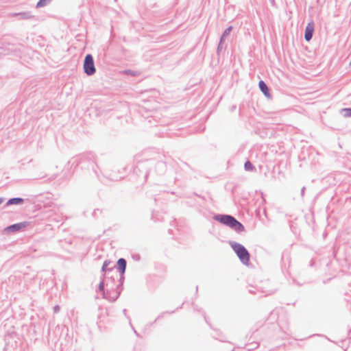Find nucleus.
Listing matches in <instances>:
<instances>
[{
	"label": "nucleus",
	"mask_w": 351,
	"mask_h": 351,
	"mask_svg": "<svg viewBox=\"0 0 351 351\" xmlns=\"http://www.w3.org/2000/svg\"><path fill=\"white\" fill-rule=\"evenodd\" d=\"M350 64L351 65V60H350Z\"/></svg>",
	"instance_id": "nucleus-26"
},
{
	"label": "nucleus",
	"mask_w": 351,
	"mask_h": 351,
	"mask_svg": "<svg viewBox=\"0 0 351 351\" xmlns=\"http://www.w3.org/2000/svg\"><path fill=\"white\" fill-rule=\"evenodd\" d=\"M305 186H303L301 189V196L302 197H303L304 196V193H305Z\"/></svg>",
	"instance_id": "nucleus-21"
},
{
	"label": "nucleus",
	"mask_w": 351,
	"mask_h": 351,
	"mask_svg": "<svg viewBox=\"0 0 351 351\" xmlns=\"http://www.w3.org/2000/svg\"><path fill=\"white\" fill-rule=\"evenodd\" d=\"M123 313L125 315L126 314V309H124L123 310Z\"/></svg>",
	"instance_id": "nucleus-25"
},
{
	"label": "nucleus",
	"mask_w": 351,
	"mask_h": 351,
	"mask_svg": "<svg viewBox=\"0 0 351 351\" xmlns=\"http://www.w3.org/2000/svg\"><path fill=\"white\" fill-rule=\"evenodd\" d=\"M111 261L110 260H106L104 263H103V265L101 267V272L102 273V275L104 274V276L106 275V274H109L110 272L112 271L114 267H108V265L110 264H111Z\"/></svg>",
	"instance_id": "nucleus-10"
},
{
	"label": "nucleus",
	"mask_w": 351,
	"mask_h": 351,
	"mask_svg": "<svg viewBox=\"0 0 351 351\" xmlns=\"http://www.w3.org/2000/svg\"><path fill=\"white\" fill-rule=\"evenodd\" d=\"M52 0H39L36 4V8H40L49 4Z\"/></svg>",
	"instance_id": "nucleus-12"
},
{
	"label": "nucleus",
	"mask_w": 351,
	"mask_h": 351,
	"mask_svg": "<svg viewBox=\"0 0 351 351\" xmlns=\"http://www.w3.org/2000/svg\"><path fill=\"white\" fill-rule=\"evenodd\" d=\"M213 219L230 227L238 233L245 230L244 226L232 215L217 214L214 215Z\"/></svg>",
	"instance_id": "nucleus-2"
},
{
	"label": "nucleus",
	"mask_w": 351,
	"mask_h": 351,
	"mask_svg": "<svg viewBox=\"0 0 351 351\" xmlns=\"http://www.w3.org/2000/svg\"><path fill=\"white\" fill-rule=\"evenodd\" d=\"M105 285V278L104 274H103L101 276V281L98 287L99 291L101 293L103 298L106 299L110 302L116 301L121 295L123 289V287H121L119 283L115 289H114L113 287H110L106 291L104 289Z\"/></svg>",
	"instance_id": "nucleus-1"
},
{
	"label": "nucleus",
	"mask_w": 351,
	"mask_h": 351,
	"mask_svg": "<svg viewBox=\"0 0 351 351\" xmlns=\"http://www.w3.org/2000/svg\"><path fill=\"white\" fill-rule=\"evenodd\" d=\"M244 168L245 171H250L255 169L254 166L250 162V161L247 160L244 164Z\"/></svg>",
	"instance_id": "nucleus-13"
},
{
	"label": "nucleus",
	"mask_w": 351,
	"mask_h": 351,
	"mask_svg": "<svg viewBox=\"0 0 351 351\" xmlns=\"http://www.w3.org/2000/svg\"><path fill=\"white\" fill-rule=\"evenodd\" d=\"M230 245L239 258L240 261L245 265L249 264L250 254L247 250L241 244L235 241H230Z\"/></svg>",
	"instance_id": "nucleus-3"
},
{
	"label": "nucleus",
	"mask_w": 351,
	"mask_h": 351,
	"mask_svg": "<svg viewBox=\"0 0 351 351\" xmlns=\"http://www.w3.org/2000/svg\"><path fill=\"white\" fill-rule=\"evenodd\" d=\"M342 112L346 117H351V108H346L342 109Z\"/></svg>",
	"instance_id": "nucleus-14"
},
{
	"label": "nucleus",
	"mask_w": 351,
	"mask_h": 351,
	"mask_svg": "<svg viewBox=\"0 0 351 351\" xmlns=\"http://www.w3.org/2000/svg\"><path fill=\"white\" fill-rule=\"evenodd\" d=\"M125 73L129 74V75H133V76H136V72L134 71H132V70H126V71H125Z\"/></svg>",
	"instance_id": "nucleus-17"
},
{
	"label": "nucleus",
	"mask_w": 351,
	"mask_h": 351,
	"mask_svg": "<svg viewBox=\"0 0 351 351\" xmlns=\"http://www.w3.org/2000/svg\"><path fill=\"white\" fill-rule=\"evenodd\" d=\"M223 49V45H221L220 43H219L218 47H217V53H219V51Z\"/></svg>",
	"instance_id": "nucleus-19"
},
{
	"label": "nucleus",
	"mask_w": 351,
	"mask_h": 351,
	"mask_svg": "<svg viewBox=\"0 0 351 351\" xmlns=\"http://www.w3.org/2000/svg\"><path fill=\"white\" fill-rule=\"evenodd\" d=\"M117 264L118 271L119 272V283L120 284L121 287H123V282H124V280H125L124 274H125V269H126L127 261L125 258H120L118 259Z\"/></svg>",
	"instance_id": "nucleus-5"
},
{
	"label": "nucleus",
	"mask_w": 351,
	"mask_h": 351,
	"mask_svg": "<svg viewBox=\"0 0 351 351\" xmlns=\"http://www.w3.org/2000/svg\"><path fill=\"white\" fill-rule=\"evenodd\" d=\"M105 280H107L106 283V285L108 287H110L111 286L110 285V283H109V280H110L112 282H113L114 280H115V277L112 275L111 276L108 277H105Z\"/></svg>",
	"instance_id": "nucleus-15"
},
{
	"label": "nucleus",
	"mask_w": 351,
	"mask_h": 351,
	"mask_svg": "<svg viewBox=\"0 0 351 351\" xmlns=\"http://www.w3.org/2000/svg\"><path fill=\"white\" fill-rule=\"evenodd\" d=\"M226 37V36H223V35L221 36V38H220V40H219V43H221V45H223V43L225 41V38Z\"/></svg>",
	"instance_id": "nucleus-18"
},
{
	"label": "nucleus",
	"mask_w": 351,
	"mask_h": 351,
	"mask_svg": "<svg viewBox=\"0 0 351 351\" xmlns=\"http://www.w3.org/2000/svg\"><path fill=\"white\" fill-rule=\"evenodd\" d=\"M232 29V26H229L228 27H227L223 32L222 35L223 36H226L227 37L231 32Z\"/></svg>",
	"instance_id": "nucleus-16"
},
{
	"label": "nucleus",
	"mask_w": 351,
	"mask_h": 351,
	"mask_svg": "<svg viewBox=\"0 0 351 351\" xmlns=\"http://www.w3.org/2000/svg\"><path fill=\"white\" fill-rule=\"evenodd\" d=\"M110 176V179L111 180H118V178L117 177L112 176L111 175Z\"/></svg>",
	"instance_id": "nucleus-22"
},
{
	"label": "nucleus",
	"mask_w": 351,
	"mask_h": 351,
	"mask_svg": "<svg viewBox=\"0 0 351 351\" xmlns=\"http://www.w3.org/2000/svg\"><path fill=\"white\" fill-rule=\"evenodd\" d=\"M29 224H30V223L28 221H23V222H20V223H14V224H12L10 226H8L5 228V230L8 232H16L22 229L25 228Z\"/></svg>",
	"instance_id": "nucleus-6"
},
{
	"label": "nucleus",
	"mask_w": 351,
	"mask_h": 351,
	"mask_svg": "<svg viewBox=\"0 0 351 351\" xmlns=\"http://www.w3.org/2000/svg\"><path fill=\"white\" fill-rule=\"evenodd\" d=\"M4 201V198L3 197H0V204H1Z\"/></svg>",
	"instance_id": "nucleus-23"
},
{
	"label": "nucleus",
	"mask_w": 351,
	"mask_h": 351,
	"mask_svg": "<svg viewBox=\"0 0 351 351\" xmlns=\"http://www.w3.org/2000/svg\"><path fill=\"white\" fill-rule=\"evenodd\" d=\"M258 86L261 92L265 95V96L268 97H270L269 89L264 81L260 80L258 82Z\"/></svg>",
	"instance_id": "nucleus-9"
},
{
	"label": "nucleus",
	"mask_w": 351,
	"mask_h": 351,
	"mask_svg": "<svg viewBox=\"0 0 351 351\" xmlns=\"http://www.w3.org/2000/svg\"><path fill=\"white\" fill-rule=\"evenodd\" d=\"M25 200L22 197H12L8 200L6 202V206L11 205H21L24 203Z\"/></svg>",
	"instance_id": "nucleus-8"
},
{
	"label": "nucleus",
	"mask_w": 351,
	"mask_h": 351,
	"mask_svg": "<svg viewBox=\"0 0 351 351\" xmlns=\"http://www.w3.org/2000/svg\"><path fill=\"white\" fill-rule=\"evenodd\" d=\"M274 291H269V292H267L266 293V295H271L272 293H274Z\"/></svg>",
	"instance_id": "nucleus-24"
},
{
	"label": "nucleus",
	"mask_w": 351,
	"mask_h": 351,
	"mask_svg": "<svg viewBox=\"0 0 351 351\" xmlns=\"http://www.w3.org/2000/svg\"><path fill=\"white\" fill-rule=\"evenodd\" d=\"M13 15L18 16L21 20L29 19L33 17L30 12L14 13Z\"/></svg>",
	"instance_id": "nucleus-11"
},
{
	"label": "nucleus",
	"mask_w": 351,
	"mask_h": 351,
	"mask_svg": "<svg viewBox=\"0 0 351 351\" xmlns=\"http://www.w3.org/2000/svg\"><path fill=\"white\" fill-rule=\"evenodd\" d=\"M83 67L84 71L87 75L91 76L95 73L96 69L95 66L94 59L91 54H87L85 56Z\"/></svg>",
	"instance_id": "nucleus-4"
},
{
	"label": "nucleus",
	"mask_w": 351,
	"mask_h": 351,
	"mask_svg": "<svg viewBox=\"0 0 351 351\" xmlns=\"http://www.w3.org/2000/svg\"><path fill=\"white\" fill-rule=\"evenodd\" d=\"M315 29V23L313 21L309 22L304 32V39L306 41L309 42L312 38L314 33Z\"/></svg>",
	"instance_id": "nucleus-7"
},
{
	"label": "nucleus",
	"mask_w": 351,
	"mask_h": 351,
	"mask_svg": "<svg viewBox=\"0 0 351 351\" xmlns=\"http://www.w3.org/2000/svg\"><path fill=\"white\" fill-rule=\"evenodd\" d=\"M60 310V306L58 305H56L54 307H53V311L54 313H58Z\"/></svg>",
	"instance_id": "nucleus-20"
}]
</instances>
